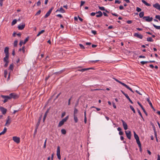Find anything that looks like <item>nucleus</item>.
Masks as SVG:
<instances>
[{"label": "nucleus", "mask_w": 160, "mask_h": 160, "mask_svg": "<svg viewBox=\"0 0 160 160\" xmlns=\"http://www.w3.org/2000/svg\"><path fill=\"white\" fill-rule=\"evenodd\" d=\"M115 80L117 82H119V83L121 84L122 85L125 87L126 88H127V89L130 90L131 91L132 93H134V92L133 91L132 89L130 88L129 87H128V85H127L126 84H125L124 83L122 82H121V81H119L118 80L115 79Z\"/></svg>", "instance_id": "nucleus-1"}, {"label": "nucleus", "mask_w": 160, "mask_h": 160, "mask_svg": "<svg viewBox=\"0 0 160 160\" xmlns=\"http://www.w3.org/2000/svg\"><path fill=\"white\" fill-rule=\"evenodd\" d=\"M68 118V116H67L65 118L62 119L61 121H60L58 125V127H60L62 126L64 123L66 122Z\"/></svg>", "instance_id": "nucleus-2"}, {"label": "nucleus", "mask_w": 160, "mask_h": 160, "mask_svg": "<svg viewBox=\"0 0 160 160\" xmlns=\"http://www.w3.org/2000/svg\"><path fill=\"white\" fill-rule=\"evenodd\" d=\"M143 19L147 22H150L152 20L153 18L152 17H150L149 16H146L143 17Z\"/></svg>", "instance_id": "nucleus-3"}, {"label": "nucleus", "mask_w": 160, "mask_h": 160, "mask_svg": "<svg viewBox=\"0 0 160 160\" xmlns=\"http://www.w3.org/2000/svg\"><path fill=\"white\" fill-rule=\"evenodd\" d=\"M60 149L59 146H58L57 148V156L58 158L60 160L61 159V156L60 154Z\"/></svg>", "instance_id": "nucleus-4"}, {"label": "nucleus", "mask_w": 160, "mask_h": 160, "mask_svg": "<svg viewBox=\"0 0 160 160\" xmlns=\"http://www.w3.org/2000/svg\"><path fill=\"white\" fill-rule=\"evenodd\" d=\"M53 9V8L52 7L48 11V12L45 15V16L44 17L45 18H47L48 16H49L50 15Z\"/></svg>", "instance_id": "nucleus-5"}, {"label": "nucleus", "mask_w": 160, "mask_h": 160, "mask_svg": "<svg viewBox=\"0 0 160 160\" xmlns=\"http://www.w3.org/2000/svg\"><path fill=\"white\" fill-rule=\"evenodd\" d=\"M13 140L17 143L20 142V138L16 136L13 137L12 138Z\"/></svg>", "instance_id": "nucleus-6"}, {"label": "nucleus", "mask_w": 160, "mask_h": 160, "mask_svg": "<svg viewBox=\"0 0 160 160\" xmlns=\"http://www.w3.org/2000/svg\"><path fill=\"white\" fill-rule=\"evenodd\" d=\"M125 132L128 138L129 139H130L131 136V132L129 131H126Z\"/></svg>", "instance_id": "nucleus-7"}, {"label": "nucleus", "mask_w": 160, "mask_h": 160, "mask_svg": "<svg viewBox=\"0 0 160 160\" xmlns=\"http://www.w3.org/2000/svg\"><path fill=\"white\" fill-rule=\"evenodd\" d=\"M134 35L135 37L141 39H142L143 38V36L138 33H135Z\"/></svg>", "instance_id": "nucleus-8"}, {"label": "nucleus", "mask_w": 160, "mask_h": 160, "mask_svg": "<svg viewBox=\"0 0 160 160\" xmlns=\"http://www.w3.org/2000/svg\"><path fill=\"white\" fill-rule=\"evenodd\" d=\"M153 7L160 11V5L158 3H156L155 4H153Z\"/></svg>", "instance_id": "nucleus-9"}, {"label": "nucleus", "mask_w": 160, "mask_h": 160, "mask_svg": "<svg viewBox=\"0 0 160 160\" xmlns=\"http://www.w3.org/2000/svg\"><path fill=\"white\" fill-rule=\"evenodd\" d=\"M122 125L124 129L126 130L128 129V125L127 124L122 120Z\"/></svg>", "instance_id": "nucleus-10"}, {"label": "nucleus", "mask_w": 160, "mask_h": 160, "mask_svg": "<svg viewBox=\"0 0 160 160\" xmlns=\"http://www.w3.org/2000/svg\"><path fill=\"white\" fill-rule=\"evenodd\" d=\"M9 97H10V99L12 98H16L18 97L17 95L13 93L10 94Z\"/></svg>", "instance_id": "nucleus-11"}, {"label": "nucleus", "mask_w": 160, "mask_h": 160, "mask_svg": "<svg viewBox=\"0 0 160 160\" xmlns=\"http://www.w3.org/2000/svg\"><path fill=\"white\" fill-rule=\"evenodd\" d=\"M0 110L3 114H4L6 113L7 109L3 107H0Z\"/></svg>", "instance_id": "nucleus-12"}, {"label": "nucleus", "mask_w": 160, "mask_h": 160, "mask_svg": "<svg viewBox=\"0 0 160 160\" xmlns=\"http://www.w3.org/2000/svg\"><path fill=\"white\" fill-rule=\"evenodd\" d=\"M9 48L8 47H6L4 50V52L6 56H9V54L8 52Z\"/></svg>", "instance_id": "nucleus-13"}, {"label": "nucleus", "mask_w": 160, "mask_h": 160, "mask_svg": "<svg viewBox=\"0 0 160 160\" xmlns=\"http://www.w3.org/2000/svg\"><path fill=\"white\" fill-rule=\"evenodd\" d=\"M136 140V142L137 143L138 145V147L139 148L141 149V144L139 140V138H135Z\"/></svg>", "instance_id": "nucleus-14"}, {"label": "nucleus", "mask_w": 160, "mask_h": 160, "mask_svg": "<svg viewBox=\"0 0 160 160\" xmlns=\"http://www.w3.org/2000/svg\"><path fill=\"white\" fill-rule=\"evenodd\" d=\"M98 14L96 15V17L97 18H99L101 17L102 15V12L100 11H99L96 13Z\"/></svg>", "instance_id": "nucleus-15"}, {"label": "nucleus", "mask_w": 160, "mask_h": 160, "mask_svg": "<svg viewBox=\"0 0 160 160\" xmlns=\"http://www.w3.org/2000/svg\"><path fill=\"white\" fill-rule=\"evenodd\" d=\"M11 122V121L9 118V117L8 116V119L7 120L6 122V124L5 125L8 126L10 124Z\"/></svg>", "instance_id": "nucleus-16"}, {"label": "nucleus", "mask_w": 160, "mask_h": 160, "mask_svg": "<svg viewBox=\"0 0 160 160\" xmlns=\"http://www.w3.org/2000/svg\"><path fill=\"white\" fill-rule=\"evenodd\" d=\"M25 26V24H23L22 25H20L18 26V28L19 30L23 29Z\"/></svg>", "instance_id": "nucleus-17"}, {"label": "nucleus", "mask_w": 160, "mask_h": 160, "mask_svg": "<svg viewBox=\"0 0 160 160\" xmlns=\"http://www.w3.org/2000/svg\"><path fill=\"white\" fill-rule=\"evenodd\" d=\"M138 103L139 105L141 107L142 109L143 110V112H144V113L146 114V115H147V113L145 111V110L143 106H142V105L140 104V103L139 102H138Z\"/></svg>", "instance_id": "nucleus-18"}, {"label": "nucleus", "mask_w": 160, "mask_h": 160, "mask_svg": "<svg viewBox=\"0 0 160 160\" xmlns=\"http://www.w3.org/2000/svg\"><path fill=\"white\" fill-rule=\"evenodd\" d=\"M147 101L148 102V103H149V104H150L151 107L153 109V110L155 111V109L153 107L152 105L149 100V98H147Z\"/></svg>", "instance_id": "nucleus-19"}, {"label": "nucleus", "mask_w": 160, "mask_h": 160, "mask_svg": "<svg viewBox=\"0 0 160 160\" xmlns=\"http://www.w3.org/2000/svg\"><path fill=\"white\" fill-rule=\"evenodd\" d=\"M59 12L62 13H64L65 12V11L62 8V7H61L60 9H58L56 11V12Z\"/></svg>", "instance_id": "nucleus-20"}, {"label": "nucleus", "mask_w": 160, "mask_h": 160, "mask_svg": "<svg viewBox=\"0 0 160 160\" xmlns=\"http://www.w3.org/2000/svg\"><path fill=\"white\" fill-rule=\"evenodd\" d=\"M42 118V115H41L39 118L38 122L36 125V126H37V128H38V127L40 124L41 120Z\"/></svg>", "instance_id": "nucleus-21"}, {"label": "nucleus", "mask_w": 160, "mask_h": 160, "mask_svg": "<svg viewBox=\"0 0 160 160\" xmlns=\"http://www.w3.org/2000/svg\"><path fill=\"white\" fill-rule=\"evenodd\" d=\"M142 2L144 4H145L146 6H151V5L150 4L148 3L145 1L144 0H142Z\"/></svg>", "instance_id": "nucleus-22"}, {"label": "nucleus", "mask_w": 160, "mask_h": 160, "mask_svg": "<svg viewBox=\"0 0 160 160\" xmlns=\"http://www.w3.org/2000/svg\"><path fill=\"white\" fill-rule=\"evenodd\" d=\"M9 56L5 55V57L3 58V61L5 62H8V59Z\"/></svg>", "instance_id": "nucleus-23"}, {"label": "nucleus", "mask_w": 160, "mask_h": 160, "mask_svg": "<svg viewBox=\"0 0 160 160\" xmlns=\"http://www.w3.org/2000/svg\"><path fill=\"white\" fill-rule=\"evenodd\" d=\"M75 123L78 122V119L77 117V115H73Z\"/></svg>", "instance_id": "nucleus-24"}, {"label": "nucleus", "mask_w": 160, "mask_h": 160, "mask_svg": "<svg viewBox=\"0 0 160 160\" xmlns=\"http://www.w3.org/2000/svg\"><path fill=\"white\" fill-rule=\"evenodd\" d=\"M78 110L76 108H74V112H73V115H77V114L78 113Z\"/></svg>", "instance_id": "nucleus-25"}, {"label": "nucleus", "mask_w": 160, "mask_h": 160, "mask_svg": "<svg viewBox=\"0 0 160 160\" xmlns=\"http://www.w3.org/2000/svg\"><path fill=\"white\" fill-rule=\"evenodd\" d=\"M10 99V97H9V96H8L6 98H4V100L3 101V102L5 103L7 102L8 100Z\"/></svg>", "instance_id": "nucleus-26"}, {"label": "nucleus", "mask_w": 160, "mask_h": 160, "mask_svg": "<svg viewBox=\"0 0 160 160\" xmlns=\"http://www.w3.org/2000/svg\"><path fill=\"white\" fill-rule=\"evenodd\" d=\"M7 128H5L3 130V131L0 133V135L4 134L7 131Z\"/></svg>", "instance_id": "nucleus-27"}, {"label": "nucleus", "mask_w": 160, "mask_h": 160, "mask_svg": "<svg viewBox=\"0 0 160 160\" xmlns=\"http://www.w3.org/2000/svg\"><path fill=\"white\" fill-rule=\"evenodd\" d=\"M45 32V30H41L40 32H39L38 33L37 35V37H38L41 35V34L43 33V32Z\"/></svg>", "instance_id": "nucleus-28"}, {"label": "nucleus", "mask_w": 160, "mask_h": 160, "mask_svg": "<svg viewBox=\"0 0 160 160\" xmlns=\"http://www.w3.org/2000/svg\"><path fill=\"white\" fill-rule=\"evenodd\" d=\"M90 69V68H83V69H81L78 70V71H81V72H84V71H85L86 70H89Z\"/></svg>", "instance_id": "nucleus-29"}, {"label": "nucleus", "mask_w": 160, "mask_h": 160, "mask_svg": "<svg viewBox=\"0 0 160 160\" xmlns=\"http://www.w3.org/2000/svg\"><path fill=\"white\" fill-rule=\"evenodd\" d=\"M144 16V12H140L139 14V17L141 18H143Z\"/></svg>", "instance_id": "nucleus-30"}, {"label": "nucleus", "mask_w": 160, "mask_h": 160, "mask_svg": "<svg viewBox=\"0 0 160 160\" xmlns=\"http://www.w3.org/2000/svg\"><path fill=\"white\" fill-rule=\"evenodd\" d=\"M8 74V71L7 70H5L4 71V77L5 78H6Z\"/></svg>", "instance_id": "nucleus-31"}, {"label": "nucleus", "mask_w": 160, "mask_h": 160, "mask_svg": "<svg viewBox=\"0 0 160 160\" xmlns=\"http://www.w3.org/2000/svg\"><path fill=\"white\" fill-rule=\"evenodd\" d=\"M61 132L62 134H66V130L65 129H62L61 130Z\"/></svg>", "instance_id": "nucleus-32"}, {"label": "nucleus", "mask_w": 160, "mask_h": 160, "mask_svg": "<svg viewBox=\"0 0 160 160\" xmlns=\"http://www.w3.org/2000/svg\"><path fill=\"white\" fill-rule=\"evenodd\" d=\"M125 97L127 98L129 100V101H130V102L132 104L133 103L132 102V100L130 99V98L127 95H126V96H125Z\"/></svg>", "instance_id": "nucleus-33"}, {"label": "nucleus", "mask_w": 160, "mask_h": 160, "mask_svg": "<svg viewBox=\"0 0 160 160\" xmlns=\"http://www.w3.org/2000/svg\"><path fill=\"white\" fill-rule=\"evenodd\" d=\"M17 21L16 19H14L13 20L12 23V25H14L17 23Z\"/></svg>", "instance_id": "nucleus-34"}, {"label": "nucleus", "mask_w": 160, "mask_h": 160, "mask_svg": "<svg viewBox=\"0 0 160 160\" xmlns=\"http://www.w3.org/2000/svg\"><path fill=\"white\" fill-rule=\"evenodd\" d=\"M13 68V64L10 65L9 67V69L12 71Z\"/></svg>", "instance_id": "nucleus-35"}, {"label": "nucleus", "mask_w": 160, "mask_h": 160, "mask_svg": "<svg viewBox=\"0 0 160 160\" xmlns=\"http://www.w3.org/2000/svg\"><path fill=\"white\" fill-rule=\"evenodd\" d=\"M147 41L148 42H152L153 39L151 37H149L147 38Z\"/></svg>", "instance_id": "nucleus-36"}, {"label": "nucleus", "mask_w": 160, "mask_h": 160, "mask_svg": "<svg viewBox=\"0 0 160 160\" xmlns=\"http://www.w3.org/2000/svg\"><path fill=\"white\" fill-rule=\"evenodd\" d=\"M153 25L156 29H160V26H157L154 24H153Z\"/></svg>", "instance_id": "nucleus-37"}, {"label": "nucleus", "mask_w": 160, "mask_h": 160, "mask_svg": "<svg viewBox=\"0 0 160 160\" xmlns=\"http://www.w3.org/2000/svg\"><path fill=\"white\" fill-rule=\"evenodd\" d=\"M18 41L17 40L14 41V47H16L17 46V44H18Z\"/></svg>", "instance_id": "nucleus-38"}, {"label": "nucleus", "mask_w": 160, "mask_h": 160, "mask_svg": "<svg viewBox=\"0 0 160 160\" xmlns=\"http://www.w3.org/2000/svg\"><path fill=\"white\" fill-rule=\"evenodd\" d=\"M130 108L131 109V110L134 113H135V110L134 108H133V107L132 106L130 105Z\"/></svg>", "instance_id": "nucleus-39"}, {"label": "nucleus", "mask_w": 160, "mask_h": 160, "mask_svg": "<svg viewBox=\"0 0 160 160\" xmlns=\"http://www.w3.org/2000/svg\"><path fill=\"white\" fill-rule=\"evenodd\" d=\"M47 114L45 113L44 117H43V122H44L45 120L46 119V117H47Z\"/></svg>", "instance_id": "nucleus-40"}, {"label": "nucleus", "mask_w": 160, "mask_h": 160, "mask_svg": "<svg viewBox=\"0 0 160 160\" xmlns=\"http://www.w3.org/2000/svg\"><path fill=\"white\" fill-rule=\"evenodd\" d=\"M133 133L135 138H137L139 137L136 134L134 131Z\"/></svg>", "instance_id": "nucleus-41"}, {"label": "nucleus", "mask_w": 160, "mask_h": 160, "mask_svg": "<svg viewBox=\"0 0 160 160\" xmlns=\"http://www.w3.org/2000/svg\"><path fill=\"white\" fill-rule=\"evenodd\" d=\"M98 8L101 10L103 11L105 10V8L103 7L99 6Z\"/></svg>", "instance_id": "nucleus-42"}, {"label": "nucleus", "mask_w": 160, "mask_h": 160, "mask_svg": "<svg viewBox=\"0 0 160 160\" xmlns=\"http://www.w3.org/2000/svg\"><path fill=\"white\" fill-rule=\"evenodd\" d=\"M21 50H22V52L23 53H24L25 51L24 47H23L22 48H20L19 49V51H21Z\"/></svg>", "instance_id": "nucleus-43"}, {"label": "nucleus", "mask_w": 160, "mask_h": 160, "mask_svg": "<svg viewBox=\"0 0 160 160\" xmlns=\"http://www.w3.org/2000/svg\"><path fill=\"white\" fill-rule=\"evenodd\" d=\"M155 18L157 19H158L160 21V15H156L155 16Z\"/></svg>", "instance_id": "nucleus-44"}, {"label": "nucleus", "mask_w": 160, "mask_h": 160, "mask_svg": "<svg viewBox=\"0 0 160 160\" xmlns=\"http://www.w3.org/2000/svg\"><path fill=\"white\" fill-rule=\"evenodd\" d=\"M149 62L148 61H141L140 62V63L144 65L147 63Z\"/></svg>", "instance_id": "nucleus-45"}, {"label": "nucleus", "mask_w": 160, "mask_h": 160, "mask_svg": "<svg viewBox=\"0 0 160 160\" xmlns=\"http://www.w3.org/2000/svg\"><path fill=\"white\" fill-rule=\"evenodd\" d=\"M47 141V138H46L45 141V142H44V146H43L44 148H45L46 147Z\"/></svg>", "instance_id": "nucleus-46"}, {"label": "nucleus", "mask_w": 160, "mask_h": 160, "mask_svg": "<svg viewBox=\"0 0 160 160\" xmlns=\"http://www.w3.org/2000/svg\"><path fill=\"white\" fill-rule=\"evenodd\" d=\"M141 10V9L139 7H137L136 8V11L138 12H140Z\"/></svg>", "instance_id": "nucleus-47"}, {"label": "nucleus", "mask_w": 160, "mask_h": 160, "mask_svg": "<svg viewBox=\"0 0 160 160\" xmlns=\"http://www.w3.org/2000/svg\"><path fill=\"white\" fill-rule=\"evenodd\" d=\"M99 61V60H94V61H90V62L95 63L97 62H98V61Z\"/></svg>", "instance_id": "nucleus-48"}, {"label": "nucleus", "mask_w": 160, "mask_h": 160, "mask_svg": "<svg viewBox=\"0 0 160 160\" xmlns=\"http://www.w3.org/2000/svg\"><path fill=\"white\" fill-rule=\"evenodd\" d=\"M138 113L141 116V117L142 118H143V117H142V114H141V112H140V110H138Z\"/></svg>", "instance_id": "nucleus-49"}, {"label": "nucleus", "mask_w": 160, "mask_h": 160, "mask_svg": "<svg viewBox=\"0 0 160 160\" xmlns=\"http://www.w3.org/2000/svg\"><path fill=\"white\" fill-rule=\"evenodd\" d=\"M79 45L81 48L84 49V48H85L84 47L82 44H79Z\"/></svg>", "instance_id": "nucleus-50"}, {"label": "nucleus", "mask_w": 160, "mask_h": 160, "mask_svg": "<svg viewBox=\"0 0 160 160\" xmlns=\"http://www.w3.org/2000/svg\"><path fill=\"white\" fill-rule=\"evenodd\" d=\"M28 40V38L27 37V38L24 41V42H23V44H25V43Z\"/></svg>", "instance_id": "nucleus-51"}, {"label": "nucleus", "mask_w": 160, "mask_h": 160, "mask_svg": "<svg viewBox=\"0 0 160 160\" xmlns=\"http://www.w3.org/2000/svg\"><path fill=\"white\" fill-rule=\"evenodd\" d=\"M85 3V2L84 1H82L81 2V5L80 6H82Z\"/></svg>", "instance_id": "nucleus-52"}, {"label": "nucleus", "mask_w": 160, "mask_h": 160, "mask_svg": "<svg viewBox=\"0 0 160 160\" xmlns=\"http://www.w3.org/2000/svg\"><path fill=\"white\" fill-rule=\"evenodd\" d=\"M24 42L22 41H21L19 43V45L21 46L22 44H23Z\"/></svg>", "instance_id": "nucleus-53"}, {"label": "nucleus", "mask_w": 160, "mask_h": 160, "mask_svg": "<svg viewBox=\"0 0 160 160\" xmlns=\"http://www.w3.org/2000/svg\"><path fill=\"white\" fill-rule=\"evenodd\" d=\"M120 2H121L119 1L118 0H115V3H118L119 4L120 3Z\"/></svg>", "instance_id": "nucleus-54"}, {"label": "nucleus", "mask_w": 160, "mask_h": 160, "mask_svg": "<svg viewBox=\"0 0 160 160\" xmlns=\"http://www.w3.org/2000/svg\"><path fill=\"white\" fill-rule=\"evenodd\" d=\"M6 62V63L4 65V67H6L8 66V64L9 63V62Z\"/></svg>", "instance_id": "nucleus-55"}, {"label": "nucleus", "mask_w": 160, "mask_h": 160, "mask_svg": "<svg viewBox=\"0 0 160 160\" xmlns=\"http://www.w3.org/2000/svg\"><path fill=\"white\" fill-rule=\"evenodd\" d=\"M132 22L131 20H128L127 21V22L128 24H131Z\"/></svg>", "instance_id": "nucleus-56"}, {"label": "nucleus", "mask_w": 160, "mask_h": 160, "mask_svg": "<svg viewBox=\"0 0 160 160\" xmlns=\"http://www.w3.org/2000/svg\"><path fill=\"white\" fill-rule=\"evenodd\" d=\"M40 13H41V11L40 10H39L38 12L36 13V15H38L40 14Z\"/></svg>", "instance_id": "nucleus-57"}, {"label": "nucleus", "mask_w": 160, "mask_h": 160, "mask_svg": "<svg viewBox=\"0 0 160 160\" xmlns=\"http://www.w3.org/2000/svg\"><path fill=\"white\" fill-rule=\"evenodd\" d=\"M56 16L58 17H60V18H62V16L60 14H58L56 15Z\"/></svg>", "instance_id": "nucleus-58"}, {"label": "nucleus", "mask_w": 160, "mask_h": 160, "mask_svg": "<svg viewBox=\"0 0 160 160\" xmlns=\"http://www.w3.org/2000/svg\"><path fill=\"white\" fill-rule=\"evenodd\" d=\"M41 4V2L40 1H38L37 3V5L38 6H39Z\"/></svg>", "instance_id": "nucleus-59"}, {"label": "nucleus", "mask_w": 160, "mask_h": 160, "mask_svg": "<svg viewBox=\"0 0 160 160\" xmlns=\"http://www.w3.org/2000/svg\"><path fill=\"white\" fill-rule=\"evenodd\" d=\"M65 114L66 113L65 112H63V113H62V118H63V117H64L65 115Z\"/></svg>", "instance_id": "nucleus-60"}, {"label": "nucleus", "mask_w": 160, "mask_h": 160, "mask_svg": "<svg viewBox=\"0 0 160 160\" xmlns=\"http://www.w3.org/2000/svg\"><path fill=\"white\" fill-rule=\"evenodd\" d=\"M92 33L94 34L95 35L96 34V32L95 31L92 30Z\"/></svg>", "instance_id": "nucleus-61"}, {"label": "nucleus", "mask_w": 160, "mask_h": 160, "mask_svg": "<svg viewBox=\"0 0 160 160\" xmlns=\"http://www.w3.org/2000/svg\"><path fill=\"white\" fill-rule=\"evenodd\" d=\"M119 8L120 10H122L124 8L123 6H120L119 7Z\"/></svg>", "instance_id": "nucleus-62"}, {"label": "nucleus", "mask_w": 160, "mask_h": 160, "mask_svg": "<svg viewBox=\"0 0 160 160\" xmlns=\"http://www.w3.org/2000/svg\"><path fill=\"white\" fill-rule=\"evenodd\" d=\"M123 132L121 131H120V132H119V134L120 135H122L123 134Z\"/></svg>", "instance_id": "nucleus-63"}, {"label": "nucleus", "mask_w": 160, "mask_h": 160, "mask_svg": "<svg viewBox=\"0 0 160 160\" xmlns=\"http://www.w3.org/2000/svg\"><path fill=\"white\" fill-rule=\"evenodd\" d=\"M157 160H160V156L159 155L158 156Z\"/></svg>", "instance_id": "nucleus-64"}]
</instances>
